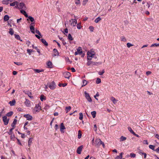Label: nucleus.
<instances>
[{
	"label": "nucleus",
	"mask_w": 159,
	"mask_h": 159,
	"mask_svg": "<svg viewBox=\"0 0 159 159\" xmlns=\"http://www.w3.org/2000/svg\"><path fill=\"white\" fill-rule=\"evenodd\" d=\"M93 144L97 148L99 147L102 144L103 148L105 147V145L103 142L99 138H96L94 141V138L92 140Z\"/></svg>",
	"instance_id": "nucleus-1"
},
{
	"label": "nucleus",
	"mask_w": 159,
	"mask_h": 159,
	"mask_svg": "<svg viewBox=\"0 0 159 159\" xmlns=\"http://www.w3.org/2000/svg\"><path fill=\"white\" fill-rule=\"evenodd\" d=\"M87 59L88 60H91L92 58L93 57L95 54V52L92 49L90 51H88L87 52Z\"/></svg>",
	"instance_id": "nucleus-2"
},
{
	"label": "nucleus",
	"mask_w": 159,
	"mask_h": 159,
	"mask_svg": "<svg viewBox=\"0 0 159 159\" xmlns=\"http://www.w3.org/2000/svg\"><path fill=\"white\" fill-rule=\"evenodd\" d=\"M15 7L16 8L21 9L23 10H25L26 9L25 4L23 2H21L19 5L18 4L17 6H15Z\"/></svg>",
	"instance_id": "nucleus-3"
},
{
	"label": "nucleus",
	"mask_w": 159,
	"mask_h": 159,
	"mask_svg": "<svg viewBox=\"0 0 159 159\" xmlns=\"http://www.w3.org/2000/svg\"><path fill=\"white\" fill-rule=\"evenodd\" d=\"M41 105V103L40 102L39 104L36 105L33 111L34 113H36L37 112H38L39 111L41 108V107L40 106Z\"/></svg>",
	"instance_id": "nucleus-4"
},
{
	"label": "nucleus",
	"mask_w": 159,
	"mask_h": 159,
	"mask_svg": "<svg viewBox=\"0 0 159 159\" xmlns=\"http://www.w3.org/2000/svg\"><path fill=\"white\" fill-rule=\"evenodd\" d=\"M102 64V62H95L92 61H88L87 63V65L88 66H89L91 65H94L97 66L98 65H100Z\"/></svg>",
	"instance_id": "nucleus-5"
},
{
	"label": "nucleus",
	"mask_w": 159,
	"mask_h": 159,
	"mask_svg": "<svg viewBox=\"0 0 159 159\" xmlns=\"http://www.w3.org/2000/svg\"><path fill=\"white\" fill-rule=\"evenodd\" d=\"M84 93L85 94V97L87 100L89 102H91L92 100L89 96V94L87 93L86 91L84 92Z\"/></svg>",
	"instance_id": "nucleus-6"
},
{
	"label": "nucleus",
	"mask_w": 159,
	"mask_h": 159,
	"mask_svg": "<svg viewBox=\"0 0 159 159\" xmlns=\"http://www.w3.org/2000/svg\"><path fill=\"white\" fill-rule=\"evenodd\" d=\"M70 22H71V25L73 27L75 26L77 24V20L75 19H71L70 20Z\"/></svg>",
	"instance_id": "nucleus-7"
},
{
	"label": "nucleus",
	"mask_w": 159,
	"mask_h": 159,
	"mask_svg": "<svg viewBox=\"0 0 159 159\" xmlns=\"http://www.w3.org/2000/svg\"><path fill=\"white\" fill-rule=\"evenodd\" d=\"M23 92L26 94H27L31 99L34 98V97L32 96V93L31 92L29 91H25V90L23 91Z\"/></svg>",
	"instance_id": "nucleus-8"
},
{
	"label": "nucleus",
	"mask_w": 159,
	"mask_h": 159,
	"mask_svg": "<svg viewBox=\"0 0 159 159\" xmlns=\"http://www.w3.org/2000/svg\"><path fill=\"white\" fill-rule=\"evenodd\" d=\"M2 120L5 125H6L8 124L9 119H7V117L6 116H3L2 117Z\"/></svg>",
	"instance_id": "nucleus-9"
},
{
	"label": "nucleus",
	"mask_w": 159,
	"mask_h": 159,
	"mask_svg": "<svg viewBox=\"0 0 159 159\" xmlns=\"http://www.w3.org/2000/svg\"><path fill=\"white\" fill-rule=\"evenodd\" d=\"M24 116L26 118L27 120H31L33 119L32 116L29 114L25 115Z\"/></svg>",
	"instance_id": "nucleus-10"
},
{
	"label": "nucleus",
	"mask_w": 159,
	"mask_h": 159,
	"mask_svg": "<svg viewBox=\"0 0 159 159\" xmlns=\"http://www.w3.org/2000/svg\"><path fill=\"white\" fill-rule=\"evenodd\" d=\"M83 147V146L81 145L78 148L77 150V152L78 154H80L81 153Z\"/></svg>",
	"instance_id": "nucleus-11"
},
{
	"label": "nucleus",
	"mask_w": 159,
	"mask_h": 159,
	"mask_svg": "<svg viewBox=\"0 0 159 159\" xmlns=\"http://www.w3.org/2000/svg\"><path fill=\"white\" fill-rule=\"evenodd\" d=\"M58 52L57 50L54 48L53 50V53H52V56L53 57L58 55Z\"/></svg>",
	"instance_id": "nucleus-12"
},
{
	"label": "nucleus",
	"mask_w": 159,
	"mask_h": 159,
	"mask_svg": "<svg viewBox=\"0 0 159 159\" xmlns=\"http://www.w3.org/2000/svg\"><path fill=\"white\" fill-rule=\"evenodd\" d=\"M56 85L54 81H52L50 83V89H54L56 88Z\"/></svg>",
	"instance_id": "nucleus-13"
},
{
	"label": "nucleus",
	"mask_w": 159,
	"mask_h": 159,
	"mask_svg": "<svg viewBox=\"0 0 159 159\" xmlns=\"http://www.w3.org/2000/svg\"><path fill=\"white\" fill-rule=\"evenodd\" d=\"M25 103L26 106L27 107H30L31 105L30 102L27 99H25Z\"/></svg>",
	"instance_id": "nucleus-14"
},
{
	"label": "nucleus",
	"mask_w": 159,
	"mask_h": 159,
	"mask_svg": "<svg viewBox=\"0 0 159 159\" xmlns=\"http://www.w3.org/2000/svg\"><path fill=\"white\" fill-rule=\"evenodd\" d=\"M64 75L65 78L69 79L70 76V74L69 72H66L64 73Z\"/></svg>",
	"instance_id": "nucleus-15"
},
{
	"label": "nucleus",
	"mask_w": 159,
	"mask_h": 159,
	"mask_svg": "<svg viewBox=\"0 0 159 159\" xmlns=\"http://www.w3.org/2000/svg\"><path fill=\"white\" fill-rule=\"evenodd\" d=\"M65 129V127L64 125V124L63 123H61L60 126V130L61 133H64V131H63V130Z\"/></svg>",
	"instance_id": "nucleus-16"
},
{
	"label": "nucleus",
	"mask_w": 159,
	"mask_h": 159,
	"mask_svg": "<svg viewBox=\"0 0 159 159\" xmlns=\"http://www.w3.org/2000/svg\"><path fill=\"white\" fill-rule=\"evenodd\" d=\"M41 41L45 47H47L48 46V44L45 39H41Z\"/></svg>",
	"instance_id": "nucleus-17"
},
{
	"label": "nucleus",
	"mask_w": 159,
	"mask_h": 159,
	"mask_svg": "<svg viewBox=\"0 0 159 159\" xmlns=\"http://www.w3.org/2000/svg\"><path fill=\"white\" fill-rule=\"evenodd\" d=\"M20 12L21 13H22L23 14L25 17H28V15L27 14L26 12L24 10H20Z\"/></svg>",
	"instance_id": "nucleus-18"
},
{
	"label": "nucleus",
	"mask_w": 159,
	"mask_h": 159,
	"mask_svg": "<svg viewBox=\"0 0 159 159\" xmlns=\"http://www.w3.org/2000/svg\"><path fill=\"white\" fill-rule=\"evenodd\" d=\"M33 140V138H30L28 141V145L29 147H30V146L31 145V143H32V141Z\"/></svg>",
	"instance_id": "nucleus-19"
},
{
	"label": "nucleus",
	"mask_w": 159,
	"mask_h": 159,
	"mask_svg": "<svg viewBox=\"0 0 159 159\" xmlns=\"http://www.w3.org/2000/svg\"><path fill=\"white\" fill-rule=\"evenodd\" d=\"M18 4V2L17 1H16L13 2L11 3L10 4V6H14L16 5V6H17Z\"/></svg>",
	"instance_id": "nucleus-20"
},
{
	"label": "nucleus",
	"mask_w": 159,
	"mask_h": 159,
	"mask_svg": "<svg viewBox=\"0 0 159 159\" xmlns=\"http://www.w3.org/2000/svg\"><path fill=\"white\" fill-rule=\"evenodd\" d=\"M77 52L79 54H81L82 53V48L80 47H79L77 49Z\"/></svg>",
	"instance_id": "nucleus-21"
},
{
	"label": "nucleus",
	"mask_w": 159,
	"mask_h": 159,
	"mask_svg": "<svg viewBox=\"0 0 159 159\" xmlns=\"http://www.w3.org/2000/svg\"><path fill=\"white\" fill-rule=\"evenodd\" d=\"M123 154V153L121 152L119 156H118L116 157L115 159H121L122 157Z\"/></svg>",
	"instance_id": "nucleus-22"
},
{
	"label": "nucleus",
	"mask_w": 159,
	"mask_h": 159,
	"mask_svg": "<svg viewBox=\"0 0 159 159\" xmlns=\"http://www.w3.org/2000/svg\"><path fill=\"white\" fill-rule=\"evenodd\" d=\"M15 100H13L12 101H10L9 103L10 104V106H13L15 105Z\"/></svg>",
	"instance_id": "nucleus-23"
},
{
	"label": "nucleus",
	"mask_w": 159,
	"mask_h": 159,
	"mask_svg": "<svg viewBox=\"0 0 159 159\" xmlns=\"http://www.w3.org/2000/svg\"><path fill=\"white\" fill-rule=\"evenodd\" d=\"M34 70L35 71V72L37 73H40V72H43L44 71L43 70H40V69H34Z\"/></svg>",
	"instance_id": "nucleus-24"
},
{
	"label": "nucleus",
	"mask_w": 159,
	"mask_h": 159,
	"mask_svg": "<svg viewBox=\"0 0 159 159\" xmlns=\"http://www.w3.org/2000/svg\"><path fill=\"white\" fill-rule=\"evenodd\" d=\"M30 29L31 32L33 34H34V26L32 25H30Z\"/></svg>",
	"instance_id": "nucleus-25"
},
{
	"label": "nucleus",
	"mask_w": 159,
	"mask_h": 159,
	"mask_svg": "<svg viewBox=\"0 0 159 159\" xmlns=\"http://www.w3.org/2000/svg\"><path fill=\"white\" fill-rule=\"evenodd\" d=\"M9 16L8 15H5L3 18L4 20L5 21H7L9 19Z\"/></svg>",
	"instance_id": "nucleus-26"
},
{
	"label": "nucleus",
	"mask_w": 159,
	"mask_h": 159,
	"mask_svg": "<svg viewBox=\"0 0 159 159\" xmlns=\"http://www.w3.org/2000/svg\"><path fill=\"white\" fill-rule=\"evenodd\" d=\"M83 84L82 87H83L86 85L88 84V81L85 80H83Z\"/></svg>",
	"instance_id": "nucleus-27"
},
{
	"label": "nucleus",
	"mask_w": 159,
	"mask_h": 159,
	"mask_svg": "<svg viewBox=\"0 0 159 159\" xmlns=\"http://www.w3.org/2000/svg\"><path fill=\"white\" fill-rule=\"evenodd\" d=\"M16 122H17V120L16 119H15L14 120V121H13V123L11 124V126L12 127H15V125L16 124Z\"/></svg>",
	"instance_id": "nucleus-28"
},
{
	"label": "nucleus",
	"mask_w": 159,
	"mask_h": 159,
	"mask_svg": "<svg viewBox=\"0 0 159 159\" xmlns=\"http://www.w3.org/2000/svg\"><path fill=\"white\" fill-rule=\"evenodd\" d=\"M15 37L16 39L18 40H20L21 41H22V40L20 39V37L19 35L15 34Z\"/></svg>",
	"instance_id": "nucleus-29"
},
{
	"label": "nucleus",
	"mask_w": 159,
	"mask_h": 159,
	"mask_svg": "<svg viewBox=\"0 0 159 159\" xmlns=\"http://www.w3.org/2000/svg\"><path fill=\"white\" fill-rule=\"evenodd\" d=\"M111 100L113 102L114 104H115L116 102V99L114 98L113 97H112L111 98Z\"/></svg>",
	"instance_id": "nucleus-30"
},
{
	"label": "nucleus",
	"mask_w": 159,
	"mask_h": 159,
	"mask_svg": "<svg viewBox=\"0 0 159 159\" xmlns=\"http://www.w3.org/2000/svg\"><path fill=\"white\" fill-rule=\"evenodd\" d=\"M9 33L11 34V35H13L14 34V31L12 28H10L9 29Z\"/></svg>",
	"instance_id": "nucleus-31"
},
{
	"label": "nucleus",
	"mask_w": 159,
	"mask_h": 159,
	"mask_svg": "<svg viewBox=\"0 0 159 159\" xmlns=\"http://www.w3.org/2000/svg\"><path fill=\"white\" fill-rule=\"evenodd\" d=\"M40 99L41 101H43L44 100L46 99V97L43 95H42L40 97Z\"/></svg>",
	"instance_id": "nucleus-32"
},
{
	"label": "nucleus",
	"mask_w": 159,
	"mask_h": 159,
	"mask_svg": "<svg viewBox=\"0 0 159 159\" xmlns=\"http://www.w3.org/2000/svg\"><path fill=\"white\" fill-rule=\"evenodd\" d=\"M101 19L100 17H97L95 20L94 21L96 23H98L101 20Z\"/></svg>",
	"instance_id": "nucleus-33"
},
{
	"label": "nucleus",
	"mask_w": 159,
	"mask_h": 159,
	"mask_svg": "<svg viewBox=\"0 0 159 159\" xmlns=\"http://www.w3.org/2000/svg\"><path fill=\"white\" fill-rule=\"evenodd\" d=\"M96 111H93L91 112V114L92 115L93 117V118H94L96 116Z\"/></svg>",
	"instance_id": "nucleus-34"
},
{
	"label": "nucleus",
	"mask_w": 159,
	"mask_h": 159,
	"mask_svg": "<svg viewBox=\"0 0 159 159\" xmlns=\"http://www.w3.org/2000/svg\"><path fill=\"white\" fill-rule=\"evenodd\" d=\"M13 114V112L12 111H10L8 112L6 114V116H11Z\"/></svg>",
	"instance_id": "nucleus-35"
},
{
	"label": "nucleus",
	"mask_w": 159,
	"mask_h": 159,
	"mask_svg": "<svg viewBox=\"0 0 159 159\" xmlns=\"http://www.w3.org/2000/svg\"><path fill=\"white\" fill-rule=\"evenodd\" d=\"M128 130L130 131V132L132 133V134H133L134 133V132L132 130V128L130 127H129L128 128Z\"/></svg>",
	"instance_id": "nucleus-36"
},
{
	"label": "nucleus",
	"mask_w": 159,
	"mask_h": 159,
	"mask_svg": "<svg viewBox=\"0 0 159 159\" xmlns=\"http://www.w3.org/2000/svg\"><path fill=\"white\" fill-rule=\"evenodd\" d=\"M71 107L70 106H68L66 107V113L69 111L71 109Z\"/></svg>",
	"instance_id": "nucleus-37"
},
{
	"label": "nucleus",
	"mask_w": 159,
	"mask_h": 159,
	"mask_svg": "<svg viewBox=\"0 0 159 159\" xmlns=\"http://www.w3.org/2000/svg\"><path fill=\"white\" fill-rule=\"evenodd\" d=\"M126 139V137L123 136H121L120 138V141H123L125 140Z\"/></svg>",
	"instance_id": "nucleus-38"
},
{
	"label": "nucleus",
	"mask_w": 159,
	"mask_h": 159,
	"mask_svg": "<svg viewBox=\"0 0 159 159\" xmlns=\"http://www.w3.org/2000/svg\"><path fill=\"white\" fill-rule=\"evenodd\" d=\"M68 39L70 40H73V39L71 35L70 34H69L68 36Z\"/></svg>",
	"instance_id": "nucleus-39"
},
{
	"label": "nucleus",
	"mask_w": 159,
	"mask_h": 159,
	"mask_svg": "<svg viewBox=\"0 0 159 159\" xmlns=\"http://www.w3.org/2000/svg\"><path fill=\"white\" fill-rule=\"evenodd\" d=\"M28 19L30 20V21L31 22H33L34 21V18H33L32 16H28Z\"/></svg>",
	"instance_id": "nucleus-40"
},
{
	"label": "nucleus",
	"mask_w": 159,
	"mask_h": 159,
	"mask_svg": "<svg viewBox=\"0 0 159 159\" xmlns=\"http://www.w3.org/2000/svg\"><path fill=\"white\" fill-rule=\"evenodd\" d=\"M80 117L79 119L80 120H82L83 119V114L82 113H79Z\"/></svg>",
	"instance_id": "nucleus-41"
},
{
	"label": "nucleus",
	"mask_w": 159,
	"mask_h": 159,
	"mask_svg": "<svg viewBox=\"0 0 159 159\" xmlns=\"http://www.w3.org/2000/svg\"><path fill=\"white\" fill-rule=\"evenodd\" d=\"M2 3L3 4L6 5H7L9 3L7 0H3L2 1Z\"/></svg>",
	"instance_id": "nucleus-42"
},
{
	"label": "nucleus",
	"mask_w": 159,
	"mask_h": 159,
	"mask_svg": "<svg viewBox=\"0 0 159 159\" xmlns=\"http://www.w3.org/2000/svg\"><path fill=\"white\" fill-rule=\"evenodd\" d=\"M14 63L18 66H21L23 65V63L21 62H14Z\"/></svg>",
	"instance_id": "nucleus-43"
},
{
	"label": "nucleus",
	"mask_w": 159,
	"mask_h": 159,
	"mask_svg": "<svg viewBox=\"0 0 159 159\" xmlns=\"http://www.w3.org/2000/svg\"><path fill=\"white\" fill-rule=\"evenodd\" d=\"M101 82V80L99 78H97L96 81V83L97 84H99Z\"/></svg>",
	"instance_id": "nucleus-44"
},
{
	"label": "nucleus",
	"mask_w": 159,
	"mask_h": 159,
	"mask_svg": "<svg viewBox=\"0 0 159 159\" xmlns=\"http://www.w3.org/2000/svg\"><path fill=\"white\" fill-rule=\"evenodd\" d=\"M149 148H150L151 149H152V150L154 151L155 150H154L155 146H154L153 145H149Z\"/></svg>",
	"instance_id": "nucleus-45"
},
{
	"label": "nucleus",
	"mask_w": 159,
	"mask_h": 159,
	"mask_svg": "<svg viewBox=\"0 0 159 159\" xmlns=\"http://www.w3.org/2000/svg\"><path fill=\"white\" fill-rule=\"evenodd\" d=\"M154 46H156V47L159 46V43H156L153 44L151 45V47H153Z\"/></svg>",
	"instance_id": "nucleus-46"
},
{
	"label": "nucleus",
	"mask_w": 159,
	"mask_h": 159,
	"mask_svg": "<svg viewBox=\"0 0 159 159\" xmlns=\"http://www.w3.org/2000/svg\"><path fill=\"white\" fill-rule=\"evenodd\" d=\"M133 46V44H131V43H127V47L128 48H130V47L131 46Z\"/></svg>",
	"instance_id": "nucleus-47"
},
{
	"label": "nucleus",
	"mask_w": 159,
	"mask_h": 159,
	"mask_svg": "<svg viewBox=\"0 0 159 159\" xmlns=\"http://www.w3.org/2000/svg\"><path fill=\"white\" fill-rule=\"evenodd\" d=\"M121 41L123 42H126V39L125 37L123 36L121 38Z\"/></svg>",
	"instance_id": "nucleus-48"
},
{
	"label": "nucleus",
	"mask_w": 159,
	"mask_h": 159,
	"mask_svg": "<svg viewBox=\"0 0 159 159\" xmlns=\"http://www.w3.org/2000/svg\"><path fill=\"white\" fill-rule=\"evenodd\" d=\"M104 70H103L101 72H98V74L100 75H102L104 74Z\"/></svg>",
	"instance_id": "nucleus-49"
},
{
	"label": "nucleus",
	"mask_w": 159,
	"mask_h": 159,
	"mask_svg": "<svg viewBox=\"0 0 159 159\" xmlns=\"http://www.w3.org/2000/svg\"><path fill=\"white\" fill-rule=\"evenodd\" d=\"M35 32L37 34H39V35L42 36H41V34L40 33V32L38 30H35Z\"/></svg>",
	"instance_id": "nucleus-50"
},
{
	"label": "nucleus",
	"mask_w": 159,
	"mask_h": 159,
	"mask_svg": "<svg viewBox=\"0 0 159 159\" xmlns=\"http://www.w3.org/2000/svg\"><path fill=\"white\" fill-rule=\"evenodd\" d=\"M89 29L90 30L91 32H93V30H94V28L92 26H89Z\"/></svg>",
	"instance_id": "nucleus-51"
},
{
	"label": "nucleus",
	"mask_w": 159,
	"mask_h": 159,
	"mask_svg": "<svg viewBox=\"0 0 159 159\" xmlns=\"http://www.w3.org/2000/svg\"><path fill=\"white\" fill-rule=\"evenodd\" d=\"M88 0H84L82 2L83 5H85L88 2Z\"/></svg>",
	"instance_id": "nucleus-52"
},
{
	"label": "nucleus",
	"mask_w": 159,
	"mask_h": 159,
	"mask_svg": "<svg viewBox=\"0 0 159 159\" xmlns=\"http://www.w3.org/2000/svg\"><path fill=\"white\" fill-rule=\"evenodd\" d=\"M130 156L131 157H135L136 156V155L133 153H131L130 154Z\"/></svg>",
	"instance_id": "nucleus-53"
},
{
	"label": "nucleus",
	"mask_w": 159,
	"mask_h": 159,
	"mask_svg": "<svg viewBox=\"0 0 159 159\" xmlns=\"http://www.w3.org/2000/svg\"><path fill=\"white\" fill-rule=\"evenodd\" d=\"M27 51L28 53H29V55L31 54L30 53L32 52V50L29 49H27Z\"/></svg>",
	"instance_id": "nucleus-54"
},
{
	"label": "nucleus",
	"mask_w": 159,
	"mask_h": 159,
	"mask_svg": "<svg viewBox=\"0 0 159 159\" xmlns=\"http://www.w3.org/2000/svg\"><path fill=\"white\" fill-rule=\"evenodd\" d=\"M14 138H15V136H14V134L11 135V140H13Z\"/></svg>",
	"instance_id": "nucleus-55"
},
{
	"label": "nucleus",
	"mask_w": 159,
	"mask_h": 159,
	"mask_svg": "<svg viewBox=\"0 0 159 159\" xmlns=\"http://www.w3.org/2000/svg\"><path fill=\"white\" fill-rule=\"evenodd\" d=\"M81 25L80 24H77V28L78 29H80L81 28Z\"/></svg>",
	"instance_id": "nucleus-56"
},
{
	"label": "nucleus",
	"mask_w": 159,
	"mask_h": 159,
	"mask_svg": "<svg viewBox=\"0 0 159 159\" xmlns=\"http://www.w3.org/2000/svg\"><path fill=\"white\" fill-rule=\"evenodd\" d=\"M47 67L50 68V61H48L47 63Z\"/></svg>",
	"instance_id": "nucleus-57"
},
{
	"label": "nucleus",
	"mask_w": 159,
	"mask_h": 159,
	"mask_svg": "<svg viewBox=\"0 0 159 159\" xmlns=\"http://www.w3.org/2000/svg\"><path fill=\"white\" fill-rule=\"evenodd\" d=\"M143 143L144 144H146L147 145L148 144V142L147 140H144L143 141Z\"/></svg>",
	"instance_id": "nucleus-58"
},
{
	"label": "nucleus",
	"mask_w": 159,
	"mask_h": 159,
	"mask_svg": "<svg viewBox=\"0 0 159 159\" xmlns=\"http://www.w3.org/2000/svg\"><path fill=\"white\" fill-rule=\"evenodd\" d=\"M75 3L76 4H79L80 3V0H76V1L75 2Z\"/></svg>",
	"instance_id": "nucleus-59"
},
{
	"label": "nucleus",
	"mask_w": 159,
	"mask_h": 159,
	"mask_svg": "<svg viewBox=\"0 0 159 159\" xmlns=\"http://www.w3.org/2000/svg\"><path fill=\"white\" fill-rule=\"evenodd\" d=\"M80 131H79V133H78V138L79 139L80 138L81 136V133H80Z\"/></svg>",
	"instance_id": "nucleus-60"
},
{
	"label": "nucleus",
	"mask_w": 159,
	"mask_h": 159,
	"mask_svg": "<svg viewBox=\"0 0 159 159\" xmlns=\"http://www.w3.org/2000/svg\"><path fill=\"white\" fill-rule=\"evenodd\" d=\"M4 110V109H3L2 110V111L0 112V117H1L2 114L3 113V111Z\"/></svg>",
	"instance_id": "nucleus-61"
},
{
	"label": "nucleus",
	"mask_w": 159,
	"mask_h": 159,
	"mask_svg": "<svg viewBox=\"0 0 159 159\" xmlns=\"http://www.w3.org/2000/svg\"><path fill=\"white\" fill-rule=\"evenodd\" d=\"M151 73V72L150 71H148L146 72V74L147 75H150Z\"/></svg>",
	"instance_id": "nucleus-62"
},
{
	"label": "nucleus",
	"mask_w": 159,
	"mask_h": 159,
	"mask_svg": "<svg viewBox=\"0 0 159 159\" xmlns=\"http://www.w3.org/2000/svg\"><path fill=\"white\" fill-rule=\"evenodd\" d=\"M155 151L157 153H159V147L158 148L156 149Z\"/></svg>",
	"instance_id": "nucleus-63"
},
{
	"label": "nucleus",
	"mask_w": 159,
	"mask_h": 159,
	"mask_svg": "<svg viewBox=\"0 0 159 159\" xmlns=\"http://www.w3.org/2000/svg\"><path fill=\"white\" fill-rule=\"evenodd\" d=\"M155 137L159 140V135L158 134H156L155 135Z\"/></svg>",
	"instance_id": "nucleus-64"
}]
</instances>
